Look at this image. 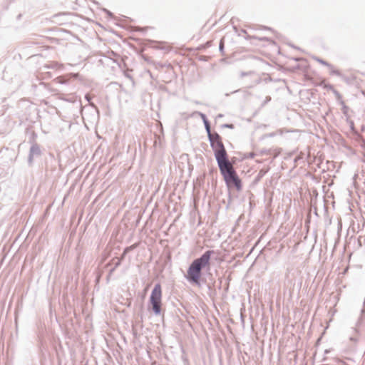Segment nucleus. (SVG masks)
<instances>
[{
	"instance_id": "18",
	"label": "nucleus",
	"mask_w": 365,
	"mask_h": 365,
	"mask_svg": "<svg viewBox=\"0 0 365 365\" xmlns=\"http://www.w3.org/2000/svg\"><path fill=\"white\" fill-rule=\"evenodd\" d=\"M125 76L127 78H131V76H130L129 74L125 73Z\"/></svg>"
},
{
	"instance_id": "13",
	"label": "nucleus",
	"mask_w": 365,
	"mask_h": 365,
	"mask_svg": "<svg viewBox=\"0 0 365 365\" xmlns=\"http://www.w3.org/2000/svg\"><path fill=\"white\" fill-rule=\"evenodd\" d=\"M121 263V259H117V261L115 262L114 268L118 267Z\"/></svg>"
},
{
	"instance_id": "1",
	"label": "nucleus",
	"mask_w": 365,
	"mask_h": 365,
	"mask_svg": "<svg viewBox=\"0 0 365 365\" xmlns=\"http://www.w3.org/2000/svg\"><path fill=\"white\" fill-rule=\"evenodd\" d=\"M216 161L225 182L227 185L233 184L237 190H240L241 181L227 156L216 160Z\"/></svg>"
},
{
	"instance_id": "6",
	"label": "nucleus",
	"mask_w": 365,
	"mask_h": 365,
	"mask_svg": "<svg viewBox=\"0 0 365 365\" xmlns=\"http://www.w3.org/2000/svg\"><path fill=\"white\" fill-rule=\"evenodd\" d=\"M314 59L319 62V63L327 66L329 68H333V66L329 63L328 62L325 61L324 60L319 58V57H314Z\"/></svg>"
},
{
	"instance_id": "14",
	"label": "nucleus",
	"mask_w": 365,
	"mask_h": 365,
	"mask_svg": "<svg viewBox=\"0 0 365 365\" xmlns=\"http://www.w3.org/2000/svg\"><path fill=\"white\" fill-rule=\"evenodd\" d=\"M85 98H86V99L88 102H90L91 98L89 97V96H88V95H86V96H85Z\"/></svg>"
},
{
	"instance_id": "11",
	"label": "nucleus",
	"mask_w": 365,
	"mask_h": 365,
	"mask_svg": "<svg viewBox=\"0 0 365 365\" xmlns=\"http://www.w3.org/2000/svg\"><path fill=\"white\" fill-rule=\"evenodd\" d=\"M219 49L221 52L223 51V49H224V42H223V39H221L220 42V45H219Z\"/></svg>"
},
{
	"instance_id": "17",
	"label": "nucleus",
	"mask_w": 365,
	"mask_h": 365,
	"mask_svg": "<svg viewBox=\"0 0 365 365\" xmlns=\"http://www.w3.org/2000/svg\"><path fill=\"white\" fill-rule=\"evenodd\" d=\"M105 12H106L109 16H111V13L108 11V10H106V9H104Z\"/></svg>"
},
{
	"instance_id": "8",
	"label": "nucleus",
	"mask_w": 365,
	"mask_h": 365,
	"mask_svg": "<svg viewBox=\"0 0 365 365\" xmlns=\"http://www.w3.org/2000/svg\"><path fill=\"white\" fill-rule=\"evenodd\" d=\"M329 69H330V72L331 74L336 75V76L341 75L340 72L338 70H336L334 67H333V68H329Z\"/></svg>"
},
{
	"instance_id": "10",
	"label": "nucleus",
	"mask_w": 365,
	"mask_h": 365,
	"mask_svg": "<svg viewBox=\"0 0 365 365\" xmlns=\"http://www.w3.org/2000/svg\"><path fill=\"white\" fill-rule=\"evenodd\" d=\"M131 249V247H128L125 249L123 253L122 254V256L120 259H123L126 255V253Z\"/></svg>"
},
{
	"instance_id": "3",
	"label": "nucleus",
	"mask_w": 365,
	"mask_h": 365,
	"mask_svg": "<svg viewBox=\"0 0 365 365\" xmlns=\"http://www.w3.org/2000/svg\"><path fill=\"white\" fill-rule=\"evenodd\" d=\"M150 302L151 304L152 311L154 314L159 316L161 314V305H162V289L159 283L155 284L154 288L152 290Z\"/></svg>"
},
{
	"instance_id": "9",
	"label": "nucleus",
	"mask_w": 365,
	"mask_h": 365,
	"mask_svg": "<svg viewBox=\"0 0 365 365\" xmlns=\"http://www.w3.org/2000/svg\"><path fill=\"white\" fill-rule=\"evenodd\" d=\"M198 114L200 116V118H202L203 123H205V121H208L206 115L204 113L199 112Z\"/></svg>"
},
{
	"instance_id": "15",
	"label": "nucleus",
	"mask_w": 365,
	"mask_h": 365,
	"mask_svg": "<svg viewBox=\"0 0 365 365\" xmlns=\"http://www.w3.org/2000/svg\"><path fill=\"white\" fill-rule=\"evenodd\" d=\"M115 269V268H114V267H113V269H111L110 270L109 275H110V274L114 272Z\"/></svg>"
},
{
	"instance_id": "19",
	"label": "nucleus",
	"mask_w": 365,
	"mask_h": 365,
	"mask_svg": "<svg viewBox=\"0 0 365 365\" xmlns=\"http://www.w3.org/2000/svg\"><path fill=\"white\" fill-rule=\"evenodd\" d=\"M254 155H255V154H254V153H250V156H251V158H253V157H254Z\"/></svg>"
},
{
	"instance_id": "5",
	"label": "nucleus",
	"mask_w": 365,
	"mask_h": 365,
	"mask_svg": "<svg viewBox=\"0 0 365 365\" xmlns=\"http://www.w3.org/2000/svg\"><path fill=\"white\" fill-rule=\"evenodd\" d=\"M41 154V150L39 146L37 144H34L31 145L30 148L29 155V163H32L33 158L35 156H38Z\"/></svg>"
},
{
	"instance_id": "16",
	"label": "nucleus",
	"mask_w": 365,
	"mask_h": 365,
	"mask_svg": "<svg viewBox=\"0 0 365 365\" xmlns=\"http://www.w3.org/2000/svg\"><path fill=\"white\" fill-rule=\"evenodd\" d=\"M105 12H106L109 16H111V13L108 11V10H106V9H104Z\"/></svg>"
},
{
	"instance_id": "12",
	"label": "nucleus",
	"mask_w": 365,
	"mask_h": 365,
	"mask_svg": "<svg viewBox=\"0 0 365 365\" xmlns=\"http://www.w3.org/2000/svg\"><path fill=\"white\" fill-rule=\"evenodd\" d=\"M222 128H230V129H232L234 128V125L232 124H223L222 125Z\"/></svg>"
},
{
	"instance_id": "20",
	"label": "nucleus",
	"mask_w": 365,
	"mask_h": 365,
	"mask_svg": "<svg viewBox=\"0 0 365 365\" xmlns=\"http://www.w3.org/2000/svg\"><path fill=\"white\" fill-rule=\"evenodd\" d=\"M217 117H218V118H221V117H222V114H219V115H217Z\"/></svg>"
},
{
	"instance_id": "4",
	"label": "nucleus",
	"mask_w": 365,
	"mask_h": 365,
	"mask_svg": "<svg viewBox=\"0 0 365 365\" xmlns=\"http://www.w3.org/2000/svg\"><path fill=\"white\" fill-rule=\"evenodd\" d=\"M208 139L216 160L227 156V151L221 140V137L217 133H212L210 137H208Z\"/></svg>"
},
{
	"instance_id": "2",
	"label": "nucleus",
	"mask_w": 365,
	"mask_h": 365,
	"mask_svg": "<svg viewBox=\"0 0 365 365\" xmlns=\"http://www.w3.org/2000/svg\"><path fill=\"white\" fill-rule=\"evenodd\" d=\"M213 252L212 250H207L200 257L195 259L191 263L187 270L189 279L191 282L198 283L201 277V270L209 264L211 255Z\"/></svg>"
},
{
	"instance_id": "7",
	"label": "nucleus",
	"mask_w": 365,
	"mask_h": 365,
	"mask_svg": "<svg viewBox=\"0 0 365 365\" xmlns=\"http://www.w3.org/2000/svg\"><path fill=\"white\" fill-rule=\"evenodd\" d=\"M203 123H204L206 132L207 133V137H210L212 135V133L211 132L210 125L209 121H205Z\"/></svg>"
}]
</instances>
